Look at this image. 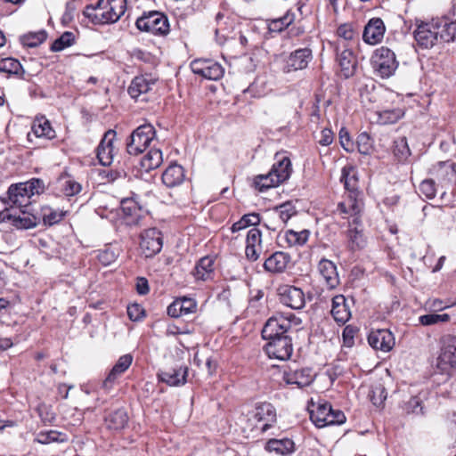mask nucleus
Listing matches in <instances>:
<instances>
[{
  "mask_svg": "<svg viewBox=\"0 0 456 456\" xmlns=\"http://www.w3.org/2000/svg\"><path fill=\"white\" fill-rule=\"evenodd\" d=\"M129 319L133 322H138L142 317V307L140 304H129L126 307Z\"/></svg>",
  "mask_w": 456,
  "mask_h": 456,
  "instance_id": "62",
  "label": "nucleus"
},
{
  "mask_svg": "<svg viewBox=\"0 0 456 456\" xmlns=\"http://www.w3.org/2000/svg\"><path fill=\"white\" fill-rule=\"evenodd\" d=\"M403 116L401 110H387L379 113V121L383 124H393Z\"/></svg>",
  "mask_w": 456,
  "mask_h": 456,
  "instance_id": "55",
  "label": "nucleus"
},
{
  "mask_svg": "<svg viewBox=\"0 0 456 456\" xmlns=\"http://www.w3.org/2000/svg\"><path fill=\"white\" fill-rule=\"evenodd\" d=\"M430 174L441 186H450L456 182V164L449 160L439 162L432 167Z\"/></svg>",
  "mask_w": 456,
  "mask_h": 456,
  "instance_id": "12",
  "label": "nucleus"
},
{
  "mask_svg": "<svg viewBox=\"0 0 456 456\" xmlns=\"http://www.w3.org/2000/svg\"><path fill=\"white\" fill-rule=\"evenodd\" d=\"M236 424L246 436H255L256 435H260L265 432L261 431L259 419L256 417L252 410L246 413H241L238 417Z\"/></svg>",
  "mask_w": 456,
  "mask_h": 456,
  "instance_id": "21",
  "label": "nucleus"
},
{
  "mask_svg": "<svg viewBox=\"0 0 456 456\" xmlns=\"http://www.w3.org/2000/svg\"><path fill=\"white\" fill-rule=\"evenodd\" d=\"M439 37L444 42H451L456 39V21H444L437 23Z\"/></svg>",
  "mask_w": 456,
  "mask_h": 456,
  "instance_id": "45",
  "label": "nucleus"
},
{
  "mask_svg": "<svg viewBox=\"0 0 456 456\" xmlns=\"http://www.w3.org/2000/svg\"><path fill=\"white\" fill-rule=\"evenodd\" d=\"M0 72L20 75L23 73V69L20 61L13 58L0 59Z\"/></svg>",
  "mask_w": 456,
  "mask_h": 456,
  "instance_id": "46",
  "label": "nucleus"
},
{
  "mask_svg": "<svg viewBox=\"0 0 456 456\" xmlns=\"http://www.w3.org/2000/svg\"><path fill=\"white\" fill-rule=\"evenodd\" d=\"M196 306V302L191 298L177 299L167 307V314L171 317L178 318L193 313Z\"/></svg>",
  "mask_w": 456,
  "mask_h": 456,
  "instance_id": "32",
  "label": "nucleus"
},
{
  "mask_svg": "<svg viewBox=\"0 0 456 456\" xmlns=\"http://www.w3.org/2000/svg\"><path fill=\"white\" fill-rule=\"evenodd\" d=\"M263 251L262 234L256 228H252L248 232L246 240L245 254L248 260L256 261Z\"/></svg>",
  "mask_w": 456,
  "mask_h": 456,
  "instance_id": "22",
  "label": "nucleus"
},
{
  "mask_svg": "<svg viewBox=\"0 0 456 456\" xmlns=\"http://www.w3.org/2000/svg\"><path fill=\"white\" fill-rule=\"evenodd\" d=\"M162 246V236L159 230L152 228L144 232V256L150 257L158 254Z\"/></svg>",
  "mask_w": 456,
  "mask_h": 456,
  "instance_id": "27",
  "label": "nucleus"
},
{
  "mask_svg": "<svg viewBox=\"0 0 456 456\" xmlns=\"http://www.w3.org/2000/svg\"><path fill=\"white\" fill-rule=\"evenodd\" d=\"M169 30L167 18L161 12H153L144 14V32L165 35Z\"/></svg>",
  "mask_w": 456,
  "mask_h": 456,
  "instance_id": "19",
  "label": "nucleus"
},
{
  "mask_svg": "<svg viewBox=\"0 0 456 456\" xmlns=\"http://www.w3.org/2000/svg\"><path fill=\"white\" fill-rule=\"evenodd\" d=\"M394 155L399 161H404L411 155V151L405 137L395 141Z\"/></svg>",
  "mask_w": 456,
  "mask_h": 456,
  "instance_id": "49",
  "label": "nucleus"
},
{
  "mask_svg": "<svg viewBox=\"0 0 456 456\" xmlns=\"http://www.w3.org/2000/svg\"><path fill=\"white\" fill-rule=\"evenodd\" d=\"M194 74L200 75L208 80H218L224 73V68L213 60H194L191 63Z\"/></svg>",
  "mask_w": 456,
  "mask_h": 456,
  "instance_id": "9",
  "label": "nucleus"
},
{
  "mask_svg": "<svg viewBox=\"0 0 456 456\" xmlns=\"http://www.w3.org/2000/svg\"><path fill=\"white\" fill-rule=\"evenodd\" d=\"M37 411L45 423H52L55 419V413L53 411L52 406L46 403H39Z\"/></svg>",
  "mask_w": 456,
  "mask_h": 456,
  "instance_id": "56",
  "label": "nucleus"
},
{
  "mask_svg": "<svg viewBox=\"0 0 456 456\" xmlns=\"http://www.w3.org/2000/svg\"><path fill=\"white\" fill-rule=\"evenodd\" d=\"M75 43V36L72 32L66 31L57 38L51 45L52 52H60Z\"/></svg>",
  "mask_w": 456,
  "mask_h": 456,
  "instance_id": "50",
  "label": "nucleus"
},
{
  "mask_svg": "<svg viewBox=\"0 0 456 456\" xmlns=\"http://www.w3.org/2000/svg\"><path fill=\"white\" fill-rule=\"evenodd\" d=\"M124 218L128 225H136L142 217V207L134 198H126L120 202Z\"/></svg>",
  "mask_w": 456,
  "mask_h": 456,
  "instance_id": "24",
  "label": "nucleus"
},
{
  "mask_svg": "<svg viewBox=\"0 0 456 456\" xmlns=\"http://www.w3.org/2000/svg\"><path fill=\"white\" fill-rule=\"evenodd\" d=\"M374 73L381 78H388L393 76L398 68L395 54L387 47L377 49L371 59Z\"/></svg>",
  "mask_w": 456,
  "mask_h": 456,
  "instance_id": "4",
  "label": "nucleus"
},
{
  "mask_svg": "<svg viewBox=\"0 0 456 456\" xmlns=\"http://www.w3.org/2000/svg\"><path fill=\"white\" fill-rule=\"evenodd\" d=\"M126 7V0H98L95 5H87L83 14L94 24H109L118 21Z\"/></svg>",
  "mask_w": 456,
  "mask_h": 456,
  "instance_id": "2",
  "label": "nucleus"
},
{
  "mask_svg": "<svg viewBox=\"0 0 456 456\" xmlns=\"http://www.w3.org/2000/svg\"><path fill=\"white\" fill-rule=\"evenodd\" d=\"M439 28L437 23H420L414 31V38L419 46L428 49L438 40Z\"/></svg>",
  "mask_w": 456,
  "mask_h": 456,
  "instance_id": "11",
  "label": "nucleus"
},
{
  "mask_svg": "<svg viewBox=\"0 0 456 456\" xmlns=\"http://www.w3.org/2000/svg\"><path fill=\"white\" fill-rule=\"evenodd\" d=\"M36 441L42 444L53 442L63 443L67 441V436L57 430L41 431L37 435Z\"/></svg>",
  "mask_w": 456,
  "mask_h": 456,
  "instance_id": "42",
  "label": "nucleus"
},
{
  "mask_svg": "<svg viewBox=\"0 0 456 456\" xmlns=\"http://www.w3.org/2000/svg\"><path fill=\"white\" fill-rule=\"evenodd\" d=\"M56 137V133L45 117H36L31 126V131L28 133L27 139L33 143L35 139L52 140Z\"/></svg>",
  "mask_w": 456,
  "mask_h": 456,
  "instance_id": "13",
  "label": "nucleus"
},
{
  "mask_svg": "<svg viewBox=\"0 0 456 456\" xmlns=\"http://www.w3.org/2000/svg\"><path fill=\"white\" fill-rule=\"evenodd\" d=\"M183 167L178 164L170 165L162 174V182L167 187H175L184 180Z\"/></svg>",
  "mask_w": 456,
  "mask_h": 456,
  "instance_id": "34",
  "label": "nucleus"
},
{
  "mask_svg": "<svg viewBox=\"0 0 456 456\" xmlns=\"http://www.w3.org/2000/svg\"><path fill=\"white\" fill-rule=\"evenodd\" d=\"M318 271L329 289H335L339 284L337 266L332 261L322 258L318 264Z\"/></svg>",
  "mask_w": 456,
  "mask_h": 456,
  "instance_id": "25",
  "label": "nucleus"
},
{
  "mask_svg": "<svg viewBox=\"0 0 456 456\" xmlns=\"http://www.w3.org/2000/svg\"><path fill=\"white\" fill-rule=\"evenodd\" d=\"M419 191L428 199L435 198L436 194V183L433 179H426L419 185Z\"/></svg>",
  "mask_w": 456,
  "mask_h": 456,
  "instance_id": "58",
  "label": "nucleus"
},
{
  "mask_svg": "<svg viewBox=\"0 0 456 456\" xmlns=\"http://www.w3.org/2000/svg\"><path fill=\"white\" fill-rule=\"evenodd\" d=\"M337 34L339 38L345 41H352L355 37V33L349 24H342L338 28Z\"/></svg>",
  "mask_w": 456,
  "mask_h": 456,
  "instance_id": "60",
  "label": "nucleus"
},
{
  "mask_svg": "<svg viewBox=\"0 0 456 456\" xmlns=\"http://www.w3.org/2000/svg\"><path fill=\"white\" fill-rule=\"evenodd\" d=\"M58 184L61 191L67 197L75 196L82 190V185L68 175H61L58 179Z\"/></svg>",
  "mask_w": 456,
  "mask_h": 456,
  "instance_id": "36",
  "label": "nucleus"
},
{
  "mask_svg": "<svg viewBox=\"0 0 456 456\" xmlns=\"http://www.w3.org/2000/svg\"><path fill=\"white\" fill-rule=\"evenodd\" d=\"M9 211L7 209L6 212L0 214L2 221H12V224L17 229H30L37 226L38 218L30 214L28 208H19V212L15 210L12 212Z\"/></svg>",
  "mask_w": 456,
  "mask_h": 456,
  "instance_id": "10",
  "label": "nucleus"
},
{
  "mask_svg": "<svg viewBox=\"0 0 456 456\" xmlns=\"http://www.w3.org/2000/svg\"><path fill=\"white\" fill-rule=\"evenodd\" d=\"M283 379L287 384L296 385L297 387H304L309 386L314 380L312 370L309 368H296L289 367L283 373Z\"/></svg>",
  "mask_w": 456,
  "mask_h": 456,
  "instance_id": "18",
  "label": "nucleus"
},
{
  "mask_svg": "<svg viewBox=\"0 0 456 456\" xmlns=\"http://www.w3.org/2000/svg\"><path fill=\"white\" fill-rule=\"evenodd\" d=\"M291 170V162L288 157H282L281 159H278L269 172L270 175H273L275 180L271 184H280L286 181L290 176Z\"/></svg>",
  "mask_w": 456,
  "mask_h": 456,
  "instance_id": "29",
  "label": "nucleus"
},
{
  "mask_svg": "<svg viewBox=\"0 0 456 456\" xmlns=\"http://www.w3.org/2000/svg\"><path fill=\"white\" fill-rule=\"evenodd\" d=\"M142 77H135L131 85L128 87V94L130 96L134 99H137L140 94H142Z\"/></svg>",
  "mask_w": 456,
  "mask_h": 456,
  "instance_id": "64",
  "label": "nucleus"
},
{
  "mask_svg": "<svg viewBox=\"0 0 456 456\" xmlns=\"http://www.w3.org/2000/svg\"><path fill=\"white\" fill-rule=\"evenodd\" d=\"M370 346L383 352H389L395 346V338L387 329L371 330L368 336Z\"/></svg>",
  "mask_w": 456,
  "mask_h": 456,
  "instance_id": "16",
  "label": "nucleus"
},
{
  "mask_svg": "<svg viewBox=\"0 0 456 456\" xmlns=\"http://www.w3.org/2000/svg\"><path fill=\"white\" fill-rule=\"evenodd\" d=\"M422 409V402L417 396L411 397L403 405V410L407 414H421Z\"/></svg>",
  "mask_w": 456,
  "mask_h": 456,
  "instance_id": "57",
  "label": "nucleus"
},
{
  "mask_svg": "<svg viewBox=\"0 0 456 456\" xmlns=\"http://www.w3.org/2000/svg\"><path fill=\"white\" fill-rule=\"evenodd\" d=\"M275 213L281 219V224H286L293 216L297 214L295 206L287 201L275 208Z\"/></svg>",
  "mask_w": 456,
  "mask_h": 456,
  "instance_id": "48",
  "label": "nucleus"
},
{
  "mask_svg": "<svg viewBox=\"0 0 456 456\" xmlns=\"http://www.w3.org/2000/svg\"><path fill=\"white\" fill-rule=\"evenodd\" d=\"M259 419L261 431H266L276 422V410L270 403L257 404L253 410Z\"/></svg>",
  "mask_w": 456,
  "mask_h": 456,
  "instance_id": "23",
  "label": "nucleus"
},
{
  "mask_svg": "<svg viewBox=\"0 0 456 456\" xmlns=\"http://www.w3.org/2000/svg\"><path fill=\"white\" fill-rule=\"evenodd\" d=\"M128 422V416L124 409H117L104 417V425L110 431L123 429Z\"/></svg>",
  "mask_w": 456,
  "mask_h": 456,
  "instance_id": "31",
  "label": "nucleus"
},
{
  "mask_svg": "<svg viewBox=\"0 0 456 456\" xmlns=\"http://www.w3.org/2000/svg\"><path fill=\"white\" fill-rule=\"evenodd\" d=\"M294 442L289 438L271 439L266 444V449L285 455L294 451Z\"/></svg>",
  "mask_w": 456,
  "mask_h": 456,
  "instance_id": "37",
  "label": "nucleus"
},
{
  "mask_svg": "<svg viewBox=\"0 0 456 456\" xmlns=\"http://www.w3.org/2000/svg\"><path fill=\"white\" fill-rule=\"evenodd\" d=\"M436 368L449 377L456 376V337L445 336L442 339L441 353L436 361Z\"/></svg>",
  "mask_w": 456,
  "mask_h": 456,
  "instance_id": "5",
  "label": "nucleus"
},
{
  "mask_svg": "<svg viewBox=\"0 0 456 456\" xmlns=\"http://www.w3.org/2000/svg\"><path fill=\"white\" fill-rule=\"evenodd\" d=\"M47 35L45 31L30 32L21 37L22 45L28 47H36L45 41Z\"/></svg>",
  "mask_w": 456,
  "mask_h": 456,
  "instance_id": "47",
  "label": "nucleus"
},
{
  "mask_svg": "<svg viewBox=\"0 0 456 456\" xmlns=\"http://www.w3.org/2000/svg\"><path fill=\"white\" fill-rule=\"evenodd\" d=\"M97 258L102 265L107 266L115 262L117 255L113 250L107 248L100 251Z\"/></svg>",
  "mask_w": 456,
  "mask_h": 456,
  "instance_id": "63",
  "label": "nucleus"
},
{
  "mask_svg": "<svg viewBox=\"0 0 456 456\" xmlns=\"http://www.w3.org/2000/svg\"><path fill=\"white\" fill-rule=\"evenodd\" d=\"M267 339L269 342L266 343L264 350L269 358L280 361L289 359L293 352V345L289 337H276Z\"/></svg>",
  "mask_w": 456,
  "mask_h": 456,
  "instance_id": "7",
  "label": "nucleus"
},
{
  "mask_svg": "<svg viewBox=\"0 0 456 456\" xmlns=\"http://www.w3.org/2000/svg\"><path fill=\"white\" fill-rule=\"evenodd\" d=\"M340 180L347 191V197L338 204V209L341 213L356 216L362 208V193L359 191L356 168L352 165L345 166L341 170Z\"/></svg>",
  "mask_w": 456,
  "mask_h": 456,
  "instance_id": "1",
  "label": "nucleus"
},
{
  "mask_svg": "<svg viewBox=\"0 0 456 456\" xmlns=\"http://www.w3.org/2000/svg\"><path fill=\"white\" fill-rule=\"evenodd\" d=\"M281 303L292 309H302L305 305V293L300 288L289 284H281L277 288Z\"/></svg>",
  "mask_w": 456,
  "mask_h": 456,
  "instance_id": "8",
  "label": "nucleus"
},
{
  "mask_svg": "<svg viewBox=\"0 0 456 456\" xmlns=\"http://www.w3.org/2000/svg\"><path fill=\"white\" fill-rule=\"evenodd\" d=\"M300 322V319L292 314L289 315L276 314L268 319L262 330V336L265 339L286 337L284 333L288 332L293 325L298 326Z\"/></svg>",
  "mask_w": 456,
  "mask_h": 456,
  "instance_id": "6",
  "label": "nucleus"
},
{
  "mask_svg": "<svg viewBox=\"0 0 456 456\" xmlns=\"http://www.w3.org/2000/svg\"><path fill=\"white\" fill-rule=\"evenodd\" d=\"M348 240L351 243L352 249L362 248L365 245V239L362 230L358 228H351L348 230Z\"/></svg>",
  "mask_w": 456,
  "mask_h": 456,
  "instance_id": "52",
  "label": "nucleus"
},
{
  "mask_svg": "<svg viewBox=\"0 0 456 456\" xmlns=\"http://www.w3.org/2000/svg\"><path fill=\"white\" fill-rule=\"evenodd\" d=\"M290 261L289 254L277 251L272 254L264 263V268L270 273H282Z\"/></svg>",
  "mask_w": 456,
  "mask_h": 456,
  "instance_id": "30",
  "label": "nucleus"
},
{
  "mask_svg": "<svg viewBox=\"0 0 456 456\" xmlns=\"http://www.w3.org/2000/svg\"><path fill=\"white\" fill-rule=\"evenodd\" d=\"M163 162L162 152L159 149H151L144 154V169L150 171L158 168Z\"/></svg>",
  "mask_w": 456,
  "mask_h": 456,
  "instance_id": "43",
  "label": "nucleus"
},
{
  "mask_svg": "<svg viewBox=\"0 0 456 456\" xmlns=\"http://www.w3.org/2000/svg\"><path fill=\"white\" fill-rule=\"evenodd\" d=\"M275 180L273 179V176L270 175V173L266 175H261L256 176L255 180L256 186L259 189V191H264L265 189H269L272 187L278 186L279 184H271Z\"/></svg>",
  "mask_w": 456,
  "mask_h": 456,
  "instance_id": "59",
  "label": "nucleus"
},
{
  "mask_svg": "<svg viewBox=\"0 0 456 456\" xmlns=\"http://www.w3.org/2000/svg\"><path fill=\"white\" fill-rule=\"evenodd\" d=\"M385 32L383 20L380 18H372L364 27L362 39L366 44L374 45L382 41Z\"/></svg>",
  "mask_w": 456,
  "mask_h": 456,
  "instance_id": "17",
  "label": "nucleus"
},
{
  "mask_svg": "<svg viewBox=\"0 0 456 456\" xmlns=\"http://www.w3.org/2000/svg\"><path fill=\"white\" fill-rule=\"evenodd\" d=\"M451 317L448 314H429L419 317V323L424 326H430L439 322H448Z\"/></svg>",
  "mask_w": 456,
  "mask_h": 456,
  "instance_id": "51",
  "label": "nucleus"
},
{
  "mask_svg": "<svg viewBox=\"0 0 456 456\" xmlns=\"http://www.w3.org/2000/svg\"><path fill=\"white\" fill-rule=\"evenodd\" d=\"M188 375L187 366H178L162 370L159 374V378L162 382L169 386H181L186 382Z\"/></svg>",
  "mask_w": 456,
  "mask_h": 456,
  "instance_id": "26",
  "label": "nucleus"
},
{
  "mask_svg": "<svg viewBox=\"0 0 456 456\" xmlns=\"http://www.w3.org/2000/svg\"><path fill=\"white\" fill-rule=\"evenodd\" d=\"M214 260L209 256L202 257L196 265L193 275L196 280L208 281L213 278Z\"/></svg>",
  "mask_w": 456,
  "mask_h": 456,
  "instance_id": "35",
  "label": "nucleus"
},
{
  "mask_svg": "<svg viewBox=\"0 0 456 456\" xmlns=\"http://www.w3.org/2000/svg\"><path fill=\"white\" fill-rule=\"evenodd\" d=\"M387 392L382 384H377L372 387L369 396L372 403L376 406H380L387 398Z\"/></svg>",
  "mask_w": 456,
  "mask_h": 456,
  "instance_id": "53",
  "label": "nucleus"
},
{
  "mask_svg": "<svg viewBox=\"0 0 456 456\" xmlns=\"http://www.w3.org/2000/svg\"><path fill=\"white\" fill-rule=\"evenodd\" d=\"M66 216L65 211L54 209L51 207H44L41 209V217L46 225H53L60 223Z\"/></svg>",
  "mask_w": 456,
  "mask_h": 456,
  "instance_id": "40",
  "label": "nucleus"
},
{
  "mask_svg": "<svg viewBox=\"0 0 456 456\" xmlns=\"http://www.w3.org/2000/svg\"><path fill=\"white\" fill-rule=\"evenodd\" d=\"M310 419L317 428L341 425L346 418L340 410H334L328 403H320L310 411Z\"/></svg>",
  "mask_w": 456,
  "mask_h": 456,
  "instance_id": "3",
  "label": "nucleus"
},
{
  "mask_svg": "<svg viewBox=\"0 0 456 456\" xmlns=\"http://www.w3.org/2000/svg\"><path fill=\"white\" fill-rule=\"evenodd\" d=\"M338 62L340 67L342 75L346 77H351L354 76L357 61L353 52L348 49L342 51L338 56Z\"/></svg>",
  "mask_w": 456,
  "mask_h": 456,
  "instance_id": "33",
  "label": "nucleus"
},
{
  "mask_svg": "<svg viewBox=\"0 0 456 456\" xmlns=\"http://www.w3.org/2000/svg\"><path fill=\"white\" fill-rule=\"evenodd\" d=\"M116 132L112 129L108 130L100 144L97 147L96 154L99 162L102 166H109L112 163L113 159V140L115 139Z\"/></svg>",
  "mask_w": 456,
  "mask_h": 456,
  "instance_id": "20",
  "label": "nucleus"
},
{
  "mask_svg": "<svg viewBox=\"0 0 456 456\" xmlns=\"http://www.w3.org/2000/svg\"><path fill=\"white\" fill-rule=\"evenodd\" d=\"M142 125L139 126L136 129H134L129 137V141L126 144V151L128 154L133 156H138L142 152Z\"/></svg>",
  "mask_w": 456,
  "mask_h": 456,
  "instance_id": "38",
  "label": "nucleus"
},
{
  "mask_svg": "<svg viewBox=\"0 0 456 456\" xmlns=\"http://www.w3.org/2000/svg\"><path fill=\"white\" fill-rule=\"evenodd\" d=\"M26 184L31 197L35 194H40L45 190L44 182L38 178H33L26 182Z\"/></svg>",
  "mask_w": 456,
  "mask_h": 456,
  "instance_id": "61",
  "label": "nucleus"
},
{
  "mask_svg": "<svg viewBox=\"0 0 456 456\" xmlns=\"http://www.w3.org/2000/svg\"><path fill=\"white\" fill-rule=\"evenodd\" d=\"M260 216L256 213L244 215L239 221L234 223L231 228L232 232L246 229L248 226H255L260 223Z\"/></svg>",
  "mask_w": 456,
  "mask_h": 456,
  "instance_id": "44",
  "label": "nucleus"
},
{
  "mask_svg": "<svg viewBox=\"0 0 456 456\" xmlns=\"http://www.w3.org/2000/svg\"><path fill=\"white\" fill-rule=\"evenodd\" d=\"M133 362V356L131 354H124L119 357L118 362L110 370L106 379L102 381V388L106 392H110L116 381L119 379V377L130 367Z\"/></svg>",
  "mask_w": 456,
  "mask_h": 456,
  "instance_id": "15",
  "label": "nucleus"
},
{
  "mask_svg": "<svg viewBox=\"0 0 456 456\" xmlns=\"http://www.w3.org/2000/svg\"><path fill=\"white\" fill-rule=\"evenodd\" d=\"M309 235L310 232L308 230H302L300 232L288 230L285 233V239L289 246L298 247L307 242Z\"/></svg>",
  "mask_w": 456,
  "mask_h": 456,
  "instance_id": "41",
  "label": "nucleus"
},
{
  "mask_svg": "<svg viewBox=\"0 0 456 456\" xmlns=\"http://www.w3.org/2000/svg\"><path fill=\"white\" fill-rule=\"evenodd\" d=\"M330 313L338 323L345 324L350 319L351 312L343 295H337L332 298Z\"/></svg>",
  "mask_w": 456,
  "mask_h": 456,
  "instance_id": "28",
  "label": "nucleus"
},
{
  "mask_svg": "<svg viewBox=\"0 0 456 456\" xmlns=\"http://www.w3.org/2000/svg\"><path fill=\"white\" fill-rule=\"evenodd\" d=\"M7 199L6 200L4 198L3 200L10 206L11 211H14L15 208L18 210L19 208H28L30 206V200L28 197L15 193V191L11 192V188L7 191Z\"/></svg>",
  "mask_w": 456,
  "mask_h": 456,
  "instance_id": "39",
  "label": "nucleus"
},
{
  "mask_svg": "<svg viewBox=\"0 0 456 456\" xmlns=\"http://www.w3.org/2000/svg\"><path fill=\"white\" fill-rule=\"evenodd\" d=\"M356 143L358 151L361 154L367 155L370 153L372 143L371 139L367 133H361L357 137Z\"/></svg>",
  "mask_w": 456,
  "mask_h": 456,
  "instance_id": "54",
  "label": "nucleus"
},
{
  "mask_svg": "<svg viewBox=\"0 0 456 456\" xmlns=\"http://www.w3.org/2000/svg\"><path fill=\"white\" fill-rule=\"evenodd\" d=\"M312 51L309 48H300L292 52L285 61L286 72L297 71L305 69L312 61Z\"/></svg>",
  "mask_w": 456,
  "mask_h": 456,
  "instance_id": "14",
  "label": "nucleus"
}]
</instances>
